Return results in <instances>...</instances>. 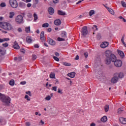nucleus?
<instances>
[{"label":"nucleus","mask_w":126,"mask_h":126,"mask_svg":"<svg viewBox=\"0 0 126 126\" xmlns=\"http://www.w3.org/2000/svg\"><path fill=\"white\" fill-rule=\"evenodd\" d=\"M101 66H102V65H101V59L97 58L96 59L94 64V70L97 78L98 75H101L102 74Z\"/></svg>","instance_id":"1"},{"label":"nucleus","mask_w":126,"mask_h":126,"mask_svg":"<svg viewBox=\"0 0 126 126\" xmlns=\"http://www.w3.org/2000/svg\"><path fill=\"white\" fill-rule=\"evenodd\" d=\"M125 75L123 72H120V73L116 72L113 74V77L110 80V82L112 84H115L119 81V79L121 78H124Z\"/></svg>","instance_id":"2"},{"label":"nucleus","mask_w":126,"mask_h":126,"mask_svg":"<svg viewBox=\"0 0 126 126\" xmlns=\"http://www.w3.org/2000/svg\"><path fill=\"white\" fill-rule=\"evenodd\" d=\"M0 27L8 31L11 30L13 28L12 26L6 22H0Z\"/></svg>","instance_id":"3"},{"label":"nucleus","mask_w":126,"mask_h":126,"mask_svg":"<svg viewBox=\"0 0 126 126\" xmlns=\"http://www.w3.org/2000/svg\"><path fill=\"white\" fill-rule=\"evenodd\" d=\"M105 56L106 58H110L111 62H115L116 61V55L113 54L111 50H107L105 52Z\"/></svg>","instance_id":"4"},{"label":"nucleus","mask_w":126,"mask_h":126,"mask_svg":"<svg viewBox=\"0 0 126 126\" xmlns=\"http://www.w3.org/2000/svg\"><path fill=\"white\" fill-rule=\"evenodd\" d=\"M2 102L5 106H8L10 104V97L8 96H4L1 98Z\"/></svg>","instance_id":"5"},{"label":"nucleus","mask_w":126,"mask_h":126,"mask_svg":"<svg viewBox=\"0 0 126 126\" xmlns=\"http://www.w3.org/2000/svg\"><path fill=\"white\" fill-rule=\"evenodd\" d=\"M15 22L17 24H22L24 21L23 20V16L21 15H19L16 17Z\"/></svg>","instance_id":"6"},{"label":"nucleus","mask_w":126,"mask_h":126,"mask_svg":"<svg viewBox=\"0 0 126 126\" xmlns=\"http://www.w3.org/2000/svg\"><path fill=\"white\" fill-rule=\"evenodd\" d=\"M9 3L13 8H17V7L18 6V3L16 0H9Z\"/></svg>","instance_id":"7"},{"label":"nucleus","mask_w":126,"mask_h":126,"mask_svg":"<svg viewBox=\"0 0 126 126\" xmlns=\"http://www.w3.org/2000/svg\"><path fill=\"white\" fill-rule=\"evenodd\" d=\"M113 63H114V65L116 67H121L123 64V62L121 60H117V57H116V60L114 61H112Z\"/></svg>","instance_id":"8"},{"label":"nucleus","mask_w":126,"mask_h":126,"mask_svg":"<svg viewBox=\"0 0 126 126\" xmlns=\"http://www.w3.org/2000/svg\"><path fill=\"white\" fill-rule=\"evenodd\" d=\"M81 33L83 36H85L87 34H88V30L87 27L84 26L82 29Z\"/></svg>","instance_id":"9"},{"label":"nucleus","mask_w":126,"mask_h":126,"mask_svg":"<svg viewBox=\"0 0 126 126\" xmlns=\"http://www.w3.org/2000/svg\"><path fill=\"white\" fill-rule=\"evenodd\" d=\"M6 52V50L4 49L3 47H0V57H1V56H4L5 55V53Z\"/></svg>","instance_id":"10"},{"label":"nucleus","mask_w":126,"mask_h":126,"mask_svg":"<svg viewBox=\"0 0 126 126\" xmlns=\"http://www.w3.org/2000/svg\"><path fill=\"white\" fill-rule=\"evenodd\" d=\"M48 43L51 46H55L56 45V41H54L52 38H48Z\"/></svg>","instance_id":"11"},{"label":"nucleus","mask_w":126,"mask_h":126,"mask_svg":"<svg viewBox=\"0 0 126 126\" xmlns=\"http://www.w3.org/2000/svg\"><path fill=\"white\" fill-rule=\"evenodd\" d=\"M108 46H109V42H104L100 45L101 48H102L103 49H105V48H107Z\"/></svg>","instance_id":"12"},{"label":"nucleus","mask_w":126,"mask_h":126,"mask_svg":"<svg viewBox=\"0 0 126 126\" xmlns=\"http://www.w3.org/2000/svg\"><path fill=\"white\" fill-rule=\"evenodd\" d=\"M40 39L42 42H44L45 41V32L42 31L40 33Z\"/></svg>","instance_id":"13"},{"label":"nucleus","mask_w":126,"mask_h":126,"mask_svg":"<svg viewBox=\"0 0 126 126\" xmlns=\"http://www.w3.org/2000/svg\"><path fill=\"white\" fill-rule=\"evenodd\" d=\"M119 121L122 125H126V118H124L123 117H120L119 118Z\"/></svg>","instance_id":"14"},{"label":"nucleus","mask_w":126,"mask_h":126,"mask_svg":"<svg viewBox=\"0 0 126 126\" xmlns=\"http://www.w3.org/2000/svg\"><path fill=\"white\" fill-rule=\"evenodd\" d=\"M111 61H112L111 60V58H106L105 59V62H104L105 64H107V65H109V64H111Z\"/></svg>","instance_id":"15"},{"label":"nucleus","mask_w":126,"mask_h":126,"mask_svg":"<svg viewBox=\"0 0 126 126\" xmlns=\"http://www.w3.org/2000/svg\"><path fill=\"white\" fill-rule=\"evenodd\" d=\"M14 49L15 50H19L20 49V46L18 45V43L16 41L14 42V45L13 46Z\"/></svg>","instance_id":"16"},{"label":"nucleus","mask_w":126,"mask_h":126,"mask_svg":"<svg viewBox=\"0 0 126 126\" xmlns=\"http://www.w3.org/2000/svg\"><path fill=\"white\" fill-rule=\"evenodd\" d=\"M48 12L50 15H53L55 13V9L53 7H49L48 9Z\"/></svg>","instance_id":"17"},{"label":"nucleus","mask_w":126,"mask_h":126,"mask_svg":"<svg viewBox=\"0 0 126 126\" xmlns=\"http://www.w3.org/2000/svg\"><path fill=\"white\" fill-rule=\"evenodd\" d=\"M54 24L57 26H59V25H61V24H62V21H61V20L60 19L55 20L54 21Z\"/></svg>","instance_id":"18"},{"label":"nucleus","mask_w":126,"mask_h":126,"mask_svg":"<svg viewBox=\"0 0 126 126\" xmlns=\"http://www.w3.org/2000/svg\"><path fill=\"white\" fill-rule=\"evenodd\" d=\"M58 14L59 15H62V16H64V15H66V13H65V12L63 11V10H58Z\"/></svg>","instance_id":"19"},{"label":"nucleus","mask_w":126,"mask_h":126,"mask_svg":"<svg viewBox=\"0 0 126 126\" xmlns=\"http://www.w3.org/2000/svg\"><path fill=\"white\" fill-rule=\"evenodd\" d=\"M67 76L69 77H71V78H74V77H75V72H72L71 73H68Z\"/></svg>","instance_id":"20"},{"label":"nucleus","mask_w":126,"mask_h":126,"mask_svg":"<svg viewBox=\"0 0 126 126\" xmlns=\"http://www.w3.org/2000/svg\"><path fill=\"white\" fill-rule=\"evenodd\" d=\"M118 53L119 55L120 56L121 59H124L125 57V53H124V52L121 50H118Z\"/></svg>","instance_id":"21"},{"label":"nucleus","mask_w":126,"mask_h":126,"mask_svg":"<svg viewBox=\"0 0 126 126\" xmlns=\"http://www.w3.org/2000/svg\"><path fill=\"white\" fill-rule=\"evenodd\" d=\"M101 122H102V123H106L107 121H108V119L107 118L106 116H103L101 119Z\"/></svg>","instance_id":"22"},{"label":"nucleus","mask_w":126,"mask_h":126,"mask_svg":"<svg viewBox=\"0 0 126 126\" xmlns=\"http://www.w3.org/2000/svg\"><path fill=\"white\" fill-rule=\"evenodd\" d=\"M106 8L109 11V12L111 13V14H115V12H114V10L113 9L110 8L109 7H106Z\"/></svg>","instance_id":"23"},{"label":"nucleus","mask_w":126,"mask_h":126,"mask_svg":"<svg viewBox=\"0 0 126 126\" xmlns=\"http://www.w3.org/2000/svg\"><path fill=\"white\" fill-rule=\"evenodd\" d=\"M50 78H56V74L55 73L51 72L49 75Z\"/></svg>","instance_id":"24"},{"label":"nucleus","mask_w":126,"mask_h":126,"mask_svg":"<svg viewBox=\"0 0 126 126\" xmlns=\"http://www.w3.org/2000/svg\"><path fill=\"white\" fill-rule=\"evenodd\" d=\"M25 3H24L23 2H20L19 3V6L20 7H25Z\"/></svg>","instance_id":"25"},{"label":"nucleus","mask_w":126,"mask_h":126,"mask_svg":"<svg viewBox=\"0 0 126 126\" xmlns=\"http://www.w3.org/2000/svg\"><path fill=\"white\" fill-rule=\"evenodd\" d=\"M95 14V11L94 10H91L89 12L90 16H92V15H94Z\"/></svg>","instance_id":"26"},{"label":"nucleus","mask_w":126,"mask_h":126,"mask_svg":"<svg viewBox=\"0 0 126 126\" xmlns=\"http://www.w3.org/2000/svg\"><path fill=\"white\" fill-rule=\"evenodd\" d=\"M62 64L63 65H65V66H70L71 65V64L70 63H67L66 62H63L62 63Z\"/></svg>","instance_id":"27"},{"label":"nucleus","mask_w":126,"mask_h":126,"mask_svg":"<svg viewBox=\"0 0 126 126\" xmlns=\"http://www.w3.org/2000/svg\"><path fill=\"white\" fill-rule=\"evenodd\" d=\"M14 12H10L9 13V18H13V16L15 15Z\"/></svg>","instance_id":"28"},{"label":"nucleus","mask_w":126,"mask_h":126,"mask_svg":"<svg viewBox=\"0 0 126 126\" xmlns=\"http://www.w3.org/2000/svg\"><path fill=\"white\" fill-rule=\"evenodd\" d=\"M25 31L26 33H30V27L25 28Z\"/></svg>","instance_id":"29"},{"label":"nucleus","mask_w":126,"mask_h":126,"mask_svg":"<svg viewBox=\"0 0 126 126\" xmlns=\"http://www.w3.org/2000/svg\"><path fill=\"white\" fill-rule=\"evenodd\" d=\"M49 23H45L42 25V27H43V28H47L49 27Z\"/></svg>","instance_id":"30"},{"label":"nucleus","mask_w":126,"mask_h":126,"mask_svg":"<svg viewBox=\"0 0 126 126\" xmlns=\"http://www.w3.org/2000/svg\"><path fill=\"white\" fill-rule=\"evenodd\" d=\"M61 37H63V38H65L66 37V32H63L61 33Z\"/></svg>","instance_id":"31"},{"label":"nucleus","mask_w":126,"mask_h":126,"mask_svg":"<svg viewBox=\"0 0 126 126\" xmlns=\"http://www.w3.org/2000/svg\"><path fill=\"white\" fill-rule=\"evenodd\" d=\"M109 105L107 104L104 106V110L105 112H108V111H109Z\"/></svg>","instance_id":"32"},{"label":"nucleus","mask_w":126,"mask_h":126,"mask_svg":"<svg viewBox=\"0 0 126 126\" xmlns=\"http://www.w3.org/2000/svg\"><path fill=\"white\" fill-rule=\"evenodd\" d=\"M9 84L11 85V86H13L14 85V81L13 80H11L9 82Z\"/></svg>","instance_id":"33"},{"label":"nucleus","mask_w":126,"mask_h":126,"mask_svg":"<svg viewBox=\"0 0 126 126\" xmlns=\"http://www.w3.org/2000/svg\"><path fill=\"white\" fill-rule=\"evenodd\" d=\"M27 42L28 43H32V39H31V37H28L27 38Z\"/></svg>","instance_id":"34"},{"label":"nucleus","mask_w":126,"mask_h":126,"mask_svg":"<svg viewBox=\"0 0 126 126\" xmlns=\"http://www.w3.org/2000/svg\"><path fill=\"white\" fill-rule=\"evenodd\" d=\"M33 17H34V21H36V20H37V19H38V15H37V14H36V13H34Z\"/></svg>","instance_id":"35"},{"label":"nucleus","mask_w":126,"mask_h":126,"mask_svg":"<svg viewBox=\"0 0 126 126\" xmlns=\"http://www.w3.org/2000/svg\"><path fill=\"white\" fill-rule=\"evenodd\" d=\"M123 111H124V109L122 108H120L118 110V114H122V113H123Z\"/></svg>","instance_id":"36"},{"label":"nucleus","mask_w":126,"mask_h":126,"mask_svg":"<svg viewBox=\"0 0 126 126\" xmlns=\"http://www.w3.org/2000/svg\"><path fill=\"white\" fill-rule=\"evenodd\" d=\"M0 7H5L6 6V4L5 2H2L0 4Z\"/></svg>","instance_id":"37"},{"label":"nucleus","mask_w":126,"mask_h":126,"mask_svg":"<svg viewBox=\"0 0 126 126\" xmlns=\"http://www.w3.org/2000/svg\"><path fill=\"white\" fill-rule=\"evenodd\" d=\"M57 89H58V87L54 86V87H52L51 90L52 91H55V92H57Z\"/></svg>","instance_id":"38"},{"label":"nucleus","mask_w":126,"mask_h":126,"mask_svg":"<svg viewBox=\"0 0 126 126\" xmlns=\"http://www.w3.org/2000/svg\"><path fill=\"white\" fill-rule=\"evenodd\" d=\"M121 4L123 7H126V3L124 1H121Z\"/></svg>","instance_id":"39"},{"label":"nucleus","mask_w":126,"mask_h":126,"mask_svg":"<svg viewBox=\"0 0 126 126\" xmlns=\"http://www.w3.org/2000/svg\"><path fill=\"white\" fill-rule=\"evenodd\" d=\"M25 99H27V101H30V97L27 94L25 96Z\"/></svg>","instance_id":"40"},{"label":"nucleus","mask_w":126,"mask_h":126,"mask_svg":"<svg viewBox=\"0 0 126 126\" xmlns=\"http://www.w3.org/2000/svg\"><path fill=\"white\" fill-rule=\"evenodd\" d=\"M58 93H59V94H63V90L62 89L59 88L58 89Z\"/></svg>","instance_id":"41"},{"label":"nucleus","mask_w":126,"mask_h":126,"mask_svg":"<svg viewBox=\"0 0 126 126\" xmlns=\"http://www.w3.org/2000/svg\"><path fill=\"white\" fill-rule=\"evenodd\" d=\"M36 59H37V56H36L35 55H32V61H35V60H36Z\"/></svg>","instance_id":"42"},{"label":"nucleus","mask_w":126,"mask_h":126,"mask_svg":"<svg viewBox=\"0 0 126 126\" xmlns=\"http://www.w3.org/2000/svg\"><path fill=\"white\" fill-rule=\"evenodd\" d=\"M3 47H4V48H7L8 47V43H5L2 44Z\"/></svg>","instance_id":"43"},{"label":"nucleus","mask_w":126,"mask_h":126,"mask_svg":"<svg viewBox=\"0 0 126 126\" xmlns=\"http://www.w3.org/2000/svg\"><path fill=\"white\" fill-rule=\"evenodd\" d=\"M53 59H54V60H55V61H56V62H59V61H60V59L56 56H54Z\"/></svg>","instance_id":"44"},{"label":"nucleus","mask_w":126,"mask_h":126,"mask_svg":"<svg viewBox=\"0 0 126 126\" xmlns=\"http://www.w3.org/2000/svg\"><path fill=\"white\" fill-rule=\"evenodd\" d=\"M45 100H47V101H50V100H51V96L48 95L47 97H46Z\"/></svg>","instance_id":"45"},{"label":"nucleus","mask_w":126,"mask_h":126,"mask_svg":"<svg viewBox=\"0 0 126 126\" xmlns=\"http://www.w3.org/2000/svg\"><path fill=\"white\" fill-rule=\"evenodd\" d=\"M58 41H59L60 42L63 41H64V38H62L61 37H58Z\"/></svg>","instance_id":"46"},{"label":"nucleus","mask_w":126,"mask_h":126,"mask_svg":"<svg viewBox=\"0 0 126 126\" xmlns=\"http://www.w3.org/2000/svg\"><path fill=\"white\" fill-rule=\"evenodd\" d=\"M26 94H27L28 95H30V97H31V96H32V94H31V92H30V91H28V92H26Z\"/></svg>","instance_id":"47"},{"label":"nucleus","mask_w":126,"mask_h":126,"mask_svg":"<svg viewBox=\"0 0 126 126\" xmlns=\"http://www.w3.org/2000/svg\"><path fill=\"white\" fill-rule=\"evenodd\" d=\"M26 126H31V123L30 122H26L25 123Z\"/></svg>","instance_id":"48"},{"label":"nucleus","mask_w":126,"mask_h":126,"mask_svg":"<svg viewBox=\"0 0 126 126\" xmlns=\"http://www.w3.org/2000/svg\"><path fill=\"white\" fill-rule=\"evenodd\" d=\"M54 3H59L60 0H53Z\"/></svg>","instance_id":"49"},{"label":"nucleus","mask_w":126,"mask_h":126,"mask_svg":"<svg viewBox=\"0 0 126 126\" xmlns=\"http://www.w3.org/2000/svg\"><path fill=\"white\" fill-rule=\"evenodd\" d=\"M20 84H21V85H25V84H26V81H22L20 82Z\"/></svg>","instance_id":"50"},{"label":"nucleus","mask_w":126,"mask_h":126,"mask_svg":"<svg viewBox=\"0 0 126 126\" xmlns=\"http://www.w3.org/2000/svg\"><path fill=\"white\" fill-rule=\"evenodd\" d=\"M21 53H23V54H25V50L24 49H22L20 50Z\"/></svg>","instance_id":"51"},{"label":"nucleus","mask_w":126,"mask_h":126,"mask_svg":"<svg viewBox=\"0 0 126 126\" xmlns=\"http://www.w3.org/2000/svg\"><path fill=\"white\" fill-rule=\"evenodd\" d=\"M3 41H9V38H3Z\"/></svg>","instance_id":"52"},{"label":"nucleus","mask_w":126,"mask_h":126,"mask_svg":"<svg viewBox=\"0 0 126 126\" xmlns=\"http://www.w3.org/2000/svg\"><path fill=\"white\" fill-rule=\"evenodd\" d=\"M84 55L85 58H88V53L87 52L84 53Z\"/></svg>","instance_id":"53"},{"label":"nucleus","mask_w":126,"mask_h":126,"mask_svg":"<svg viewBox=\"0 0 126 126\" xmlns=\"http://www.w3.org/2000/svg\"><path fill=\"white\" fill-rule=\"evenodd\" d=\"M125 38V36H123L122 37V39H121V42H122V43H123V44L124 43H125V41H124V39Z\"/></svg>","instance_id":"54"},{"label":"nucleus","mask_w":126,"mask_h":126,"mask_svg":"<svg viewBox=\"0 0 126 126\" xmlns=\"http://www.w3.org/2000/svg\"><path fill=\"white\" fill-rule=\"evenodd\" d=\"M55 56H56V57H60V53H59L58 52H56L55 53Z\"/></svg>","instance_id":"55"},{"label":"nucleus","mask_w":126,"mask_h":126,"mask_svg":"<svg viewBox=\"0 0 126 126\" xmlns=\"http://www.w3.org/2000/svg\"><path fill=\"white\" fill-rule=\"evenodd\" d=\"M75 60L76 61H77V60H79V56L78 55H77L76 58H75Z\"/></svg>","instance_id":"56"},{"label":"nucleus","mask_w":126,"mask_h":126,"mask_svg":"<svg viewBox=\"0 0 126 126\" xmlns=\"http://www.w3.org/2000/svg\"><path fill=\"white\" fill-rule=\"evenodd\" d=\"M18 32H22V29H21V28H19L18 29Z\"/></svg>","instance_id":"57"},{"label":"nucleus","mask_w":126,"mask_h":126,"mask_svg":"<svg viewBox=\"0 0 126 126\" xmlns=\"http://www.w3.org/2000/svg\"><path fill=\"white\" fill-rule=\"evenodd\" d=\"M18 61H22V58L21 57H17Z\"/></svg>","instance_id":"58"},{"label":"nucleus","mask_w":126,"mask_h":126,"mask_svg":"<svg viewBox=\"0 0 126 126\" xmlns=\"http://www.w3.org/2000/svg\"><path fill=\"white\" fill-rule=\"evenodd\" d=\"M55 81V84H59L60 82H59V80H56Z\"/></svg>","instance_id":"59"},{"label":"nucleus","mask_w":126,"mask_h":126,"mask_svg":"<svg viewBox=\"0 0 126 126\" xmlns=\"http://www.w3.org/2000/svg\"><path fill=\"white\" fill-rule=\"evenodd\" d=\"M31 5H32L31 3H29L27 4V6H28V7H31Z\"/></svg>","instance_id":"60"},{"label":"nucleus","mask_w":126,"mask_h":126,"mask_svg":"<svg viewBox=\"0 0 126 126\" xmlns=\"http://www.w3.org/2000/svg\"><path fill=\"white\" fill-rule=\"evenodd\" d=\"M48 32H52V28H50L47 30Z\"/></svg>","instance_id":"61"},{"label":"nucleus","mask_w":126,"mask_h":126,"mask_svg":"<svg viewBox=\"0 0 126 126\" xmlns=\"http://www.w3.org/2000/svg\"><path fill=\"white\" fill-rule=\"evenodd\" d=\"M91 126H96V124L94 123H92L91 125Z\"/></svg>","instance_id":"62"},{"label":"nucleus","mask_w":126,"mask_h":126,"mask_svg":"<svg viewBox=\"0 0 126 126\" xmlns=\"http://www.w3.org/2000/svg\"><path fill=\"white\" fill-rule=\"evenodd\" d=\"M94 28H96V29H95V30H96V31H98V29L97 28V26H96V25H94Z\"/></svg>","instance_id":"63"},{"label":"nucleus","mask_w":126,"mask_h":126,"mask_svg":"<svg viewBox=\"0 0 126 126\" xmlns=\"http://www.w3.org/2000/svg\"><path fill=\"white\" fill-rule=\"evenodd\" d=\"M34 48H36L38 49L39 48V45L38 44H35Z\"/></svg>","instance_id":"64"}]
</instances>
